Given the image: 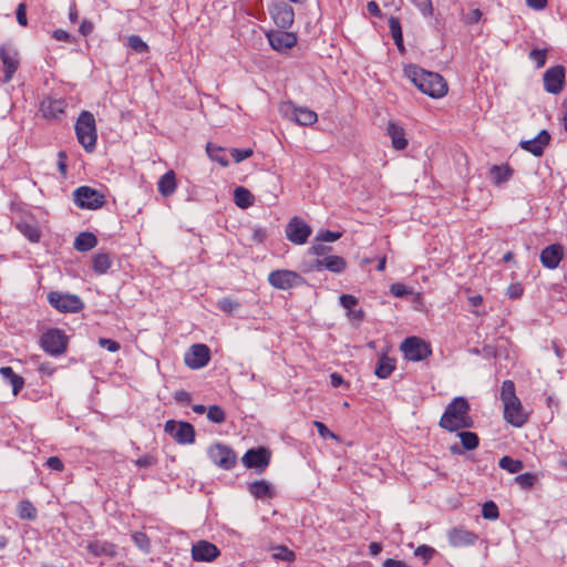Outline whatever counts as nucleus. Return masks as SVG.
I'll return each mask as SVG.
<instances>
[{
  "label": "nucleus",
  "mask_w": 567,
  "mask_h": 567,
  "mask_svg": "<svg viewBox=\"0 0 567 567\" xmlns=\"http://www.w3.org/2000/svg\"><path fill=\"white\" fill-rule=\"evenodd\" d=\"M439 425L447 432H457L460 430L474 426V420L471 415V404L464 396L454 398L445 408Z\"/></svg>",
  "instance_id": "1"
},
{
  "label": "nucleus",
  "mask_w": 567,
  "mask_h": 567,
  "mask_svg": "<svg viewBox=\"0 0 567 567\" xmlns=\"http://www.w3.org/2000/svg\"><path fill=\"white\" fill-rule=\"evenodd\" d=\"M405 74L422 93L432 99H441L447 93L446 81L436 72L411 64L405 68Z\"/></svg>",
  "instance_id": "2"
},
{
  "label": "nucleus",
  "mask_w": 567,
  "mask_h": 567,
  "mask_svg": "<svg viewBox=\"0 0 567 567\" xmlns=\"http://www.w3.org/2000/svg\"><path fill=\"white\" fill-rule=\"evenodd\" d=\"M501 400L504 404V419L514 426H522L527 421L522 403L515 393V384L505 380L501 388Z\"/></svg>",
  "instance_id": "3"
},
{
  "label": "nucleus",
  "mask_w": 567,
  "mask_h": 567,
  "mask_svg": "<svg viewBox=\"0 0 567 567\" xmlns=\"http://www.w3.org/2000/svg\"><path fill=\"white\" fill-rule=\"evenodd\" d=\"M78 142L87 153H92L96 147L97 131L94 115L89 111L80 113L74 125Z\"/></svg>",
  "instance_id": "4"
},
{
  "label": "nucleus",
  "mask_w": 567,
  "mask_h": 567,
  "mask_svg": "<svg viewBox=\"0 0 567 567\" xmlns=\"http://www.w3.org/2000/svg\"><path fill=\"white\" fill-rule=\"evenodd\" d=\"M69 337L58 328L47 329L40 337L41 349L51 357H60L66 352Z\"/></svg>",
  "instance_id": "5"
},
{
  "label": "nucleus",
  "mask_w": 567,
  "mask_h": 567,
  "mask_svg": "<svg viewBox=\"0 0 567 567\" xmlns=\"http://www.w3.org/2000/svg\"><path fill=\"white\" fill-rule=\"evenodd\" d=\"M279 112L282 117L301 126H309L318 121V115L315 111L306 106H297L291 101L280 103Z\"/></svg>",
  "instance_id": "6"
},
{
  "label": "nucleus",
  "mask_w": 567,
  "mask_h": 567,
  "mask_svg": "<svg viewBox=\"0 0 567 567\" xmlns=\"http://www.w3.org/2000/svg\"><path fill=\"white\" fill-rule=\"evenodd\" d=\"M404 358L409 361H422L431 355L432 349L430 343L417 337L406 338L400 347Z\"/></svg>",
  "instance_id": "7"
},
{
  "label": "nucleus",
  "mask_w": 567,
  "mask_h": 567,
  "mask_svg": "<svg viewBox=\"0 0 567 567\" xmlns=\"http://www.w3.org/2000/svg\"><path fill=\"white\" fill-rule=\"evenodd\" d=\"M73 200L80 208L97 209L104 205L105 196L92 187L80 186L73 192Z\"/></svg>",
  "instance_id": "8"
},
{
  "label": "nucleus",
  "mask_w": 567,
  "mask_h": 567,
  "mask_svg": "<svg viewBox=\"0 0 567 567\" xmlns=\"http://www.w3.org/2000/svg\"><path fill=\"white\" fill-rule=\"evenodd\" d=\"M49 303L60 312L75 313L84 308V303L76 295L61 293L59 291H50L48 293Z\"/></svg>",
  "instance_id": "9"
},
{
  "label": "nucleus",
  "mask_w": 567,
  "mask_h": 567,
  "mask_svg": "<svg viewBox=\"0 0 567 567\" xmlns=\"http://www.w3.org/2000/svg\"><path fill=\"white\" fill-rule=\"evenodd\" d=\"M209 460L218 467L229 471L235 467L237 463L236 453L229 446L216 443L209 446L208 451Z\"/></svg>",
  "instance_id": "10"
},
{
  "label": "nucleus",
  "mask_w": 567,
  "mask_h": 567,
  "mask_svg": "<svg viewBox=\"0 0 567 567\" xmlns=\"http://www.w3.org/2000/svg\"><path fill=\"white\" fill-rule=\"evenodd\" d=\"M164 431L178 444L187 445L195 442V429L188 422L168 420L164 425Z\"/></svg>",
  "instance_id": "11"
},
{
  "label": "nucleus",
  "mask_w": 567,
  "mask_h": 567,
  "mask_svg": "<svg viewBox=\"0 0 567 567\" xmlns=\"http://www.w3.org/2000/svg\"><path fill=\"white\" fill-rule=\"evenodd\" d=\"M287 239L295 245H303L312 234V228L300 217H292L286 226Z\"/></svg>",
  "instance_id": "12"
},
{
  "label": "nucleus",
  "mask_w": 567,
  "mask_h": 567,
  "mask_svg": "<svg viewBox=\"0 0 567 567\" xmlns=\"http://www.w3.org/2000/svg\"><path fill=\"white\" fill-rule=\"evenodd\" d=\"M269 14L275 24L282 29H289L295 21L293 9L284 1H277L268 7Z\"/></svg>",
  "instance_id": "13"
},
{
  "label": "nucleus",
  "mask_w": 567,
  "mask_h": 567,
  "mask_svg": "<svg viewBox=\"0 0 567 567\" xmlns=\"http://www.w3.org/2000/svg\"><path fill=\"white\" fill-rule=\"evenodd\" d=\"M302 277L292 270L279 269L268 275V282L276 289L287 290L302 284Z\"/></svg>",
  "instance_id": "14"
},
{
  "label": "nucleus",
  "mask_w": 567,
  "mask_h": 567,
  "mask_svg": "<svg viewBox=\"0 0 567 567\" xmlns=\"http://www.w3.org/2000/svg\"><path fill=\"white\" fill-rule=\"evenodd\" d=\"M566 72L563 65L548 68L543 75L544 90L550 94H559L565 85Z\"/></svg>",
  "instance_id": "15"
},
{
  "label": "nucleus",
  "mask_w": 567,
  "mask_h": 567,
  "mask_svg": "<svg viewBox=\"0 0 567 567\" xmlns=\"http://www.w3.org/2000/svg\"><path fill=\"white\" fill-rule=\"evenodd\" d=\"M209 360L210 350L206 344L203 343L193 344L184 357L185 364L193 370L204 368L207 365Z\"/></svg>",
  "instance_id": "16"
},
{
  "label": "nucleus",
  "mask_w": 567,
  "mask_h": 567,
  "mask_svg": "<svg viewBox=\"0 0 567 567\" xmlns=\"http://www.w3.org/2000/svg\"><path fill=\"white\" fill-rule=\"evenodd\" d=\"M241 461L247 468H255L261 473L270 462V452L266 447L250 449L244 454Z\"/></svg>",
  "instance_id": "17"
},
{
  "label": "nucleus",
  "mask_w": 567,
  "mask_h": 567,
  "mask_svg": "<svg viewBox=\"0 0 567 567\" xmlns=\"http://www.w3.org/2000/svg\"><path fill=\"white\" fill-rule=\"evenodd\" d=\"M66 101L62 97H44L40 103L39 112L47 120H58L64 114Z\"/></svg>",
  "instance_id": "18"
},
{
  "label": "nucleus",
  "mask_w": 567,
  "mask_h": 567,
  "mask_svg": "<svg viewBox=\"0 0 567 567\" xmlns=\"http://www.w3.org/2000/svg\"><path fill=\"white\" fill-rule=\"evenodd\" d=\"M219 554L217 546L207 540H199L192 546V557L196 561H213Z\"/></svg>",
  "instance_id": "19"
},
{
  "label": "nucleus",
  "mask_w": 567,
  "mask_h": 567,
  "mask_svg": "<svg viewBox=\"0 0 567 567\" xmlns=\"http://www.w3.org/2000/svg\"><path fill=\"white\" fill-rule=\"evenodd\" d=\"M0 59L2 62V81L8 83L12 80L13 74L19 68L18 53L13 50L2 48L0 50Z\"/></svg>",
  "instance_id": "20"
},
{
  "label": "nucleus",
  "mask_w": 567,
  "mask_h": 567,
  "mask_svg": "<svg viewBox=\"0 0 567 567\" xmlns=\"http://www.w3.org/2000/svg\"><path fill=\"white\" fill-rule=\"evenodd\" d=\"M478 536L463 527H454L447 532V540L452 547H465L476 543Z\"/></svg>",
  "instance_id": "21"
},
{
  "label": "nucleus",
  "mask_w": 567,
  "mask_h": 567,
  "mask_svg": "<svg viewBox=\"0 0 567 567\" xmlns=\"http://www.w3.org/2000/svg\"><path fill=\"white\" fill-rule=\"evenodd\" d=\"M267 37L271 48L279 52L291 49L297 43V35L292 32L271 31Z\"/></svg>",
  "instance_id": "22"
},
{
  "label": "nucleus",
  "mask_w": 567,
  "mask_h": 567,
  "mask_svg": "<svg viewBox=\"0 0 567 567\" xmlns=\"http://www.w3.org/2000/svg\"><path fill=\"white\" fill-rule=\"evenodd\" d=\"M16 228L32 244H38L41 239L42 233L34 217L21 218Z\"/></svg>",
  "instance_id": "23"
},
{
  "label": "nucleus",
  "mask_w": 567,
  "mask_h": 567,
  "mask_svg": "<svg viewBox=\"0 0 567 567\" xmlns=\"http://www.w3.org/2000/svg\"><path fill=\"white\" fill-rule=\"evenodd\" d=\"M386 135L391 140V145L396 151H403L408 147L409 141L404 127L398 122L390 121L386 125Z\"/></svg>",
  "instance_id": "24"
},
{
  "label": "nucleus",
  "mask_w": 567,
  "mask_h": 567,
  "mask_svg": "<svg viewBox=\"0 0 567 567\" xmlns=\"http://www.w3.org/2000/svg\"><path fill=\"white\" fill-rule=\"evenodd\" d=\"M313 267L318 271L324 268L331 272L341 274L346 270L347 261L343 257L331 255L316 260Z\"/></svg>",
  "instance_id": "25"
},
{
  "label": "nucleus",
  "mask_w": 567,
  "mask_h": 567,
  "mask_svg": "<svg viewBox=\"0 0 567 567\" xmlns=\"http://www.w3.org/2000/svg\"><path fill=\"white\" fill-rule=\"evenodd\" d=\"M563 247L558 244L549 245L540 252L542 264L549 269H555L563 258Z\"/></svg>",
  "instance_id": "26"
},
{
  "label": "nucleus",
  "mask_w": 567,
  "mask_h": 567,
  "mask_svg": "<svg viewBox=\"0 0 567 567\" xmlns=\"http://www.w3.org/2000/svg\"><path fill=\"white\" fill-rule=\"evenodd\" d=\"M488 175L494 185L501 186L512 178L513 169L507 164L493 165Z\"/></svg>",
  "instance_id": "27"
},
{
  "label": "nucleus",
  "mask_w": 567,
  "mask_h": 567,
  "mask_svg": "<svg viewBox=\"0 0 567 567\" xmlns=\"http://www.w3.org/2000/svg\"><path fill=\"white\" fill-rule=\"evenodd\" d=\"M0 374L3 381L12 386V392L17 395L24 385L23 378L17 374L11 367H1Z\"/></svg>",
  "instance_id": "28"
},
{
  "label": "nucleus",
  "mask_w": 567,
  "mask_h": 567,
  "mask_svg": "<svg viewBox=\"0 0 567 567\" xmlns=\"http://www.w3.org/2000/svg\"><path fill=\"white\" fill-rule=\"evenodd\" d=\"M97 245V238L89 231L80 233L74 239V248L78 251L85 252L93 249Z\"/></svg>",
  "instance_id": "29"
},
{
  "label": "nucleus",
  "mask_w": 567,
  "mask_h": 567,
  "mask_svg": "<svg viewBox=\"0 0 567 567\" xmlns=\"http://www.w3.org/2000/svg\"><path fill=\"white\" fill-rule=\"evenodd\" d=\"M157 189L161 195L168 197L176 190V178L173 171L166 172L158 181Z\"/></svg>",
  "instance_id": "30"
},
{
  "label": "nucleus",
  "mask_w": 567,
  "mask_h": 567,
  "mask_svg": "<svg viewBox=\"0 0 567 567\" xmlns=\"http://www.w3.org/2000/svg\"><path fill=\"white\" fill-rule=\"evenodd\" d=\"M395 369V361L386 354L379 357L378 363L374 369V373L380 379L389 378Z\"/></svg>",
  "instance_id": "31"
},
{
  "label": "nucleus",
  "mask_w": 567,
  "mask_h": 567,
  "mask_svg": "<svg viewBox=\"0 0 567 567\" xmlns=\"http://www.w3.org/2000/svg\"><path fill=\"white\" fill-rule=\"evenodd\" d=\"M248 489L256 498H271L274 496L272 488L266 481H255L249 484Z\"/></svg>",
  "instance_id": "32"
},
{
  "label": "nucleus",
  "mask_w": 567,
  "mask_h": 567,
  "mask_svg": "<svg viewBox=\"0 0 567 567\" xmlns=\"http://www.w3.org/2000/svg\"><path fill=\"white\" fill-rule=\"evenodd\" d=\"M111 266L112 259L107 252H96L92 257V268L99 275L105 274L111 268Z\"/></svg>",
  "instance_id": "33"
},
{
  "label": "nucleus",
  "mask_w": 567,
  "mask_h": 567,
  "mask_svg": "<svg viewBox=\"0 0 567 567\" xmlns=\"http://www.w3.org/2000/svg\"><path fill=\"white\" fill-rule=\"evenodd\" d=\"M234 202L239 208L246 209L254 204V195L247 188L238 186L234 190Z\"/></svg>",
  "instance_id": "34"
},
{
  "label": "nucleus",
  "mask_w": 567,
  "mask_h": 567,
  "mask_svg": "<svg viewBox=\"0 0 567 567\" xmlns=\"http://www.w3.org/2000/svg\"><path fill=\"white\" fill-rule=\"evenodd\" d=\"M17 514L21 519L34 520L38 516V509L30 501L23 499L17 505Z\"/></svg>",
  "instance_id": "35"
},
{
  "label": "nucleus",
  "mask_w": 567,
  "mask_h": 567,
  "mask_svg": "<svg viewBox=\"0 0 567 567\" xmlns=\"http://www.w3.org/2000/svg\"><path fill=\"white\" fill-rule=\"evenodd\" d=\"M457 436L461 440L462 447L466 451L475 450L480 444V439L474 432L462 431L458 432Z\"/></svg>",
  "instance_id": "36"
},
{
  "label": "nucleus",
  "mask_w": 567,
  "mask_h": 567,
  "mask_svg": "<svg viewBox=\"0 0 567 567\" xmlns=\"http://www.w3.org/2000/svg\"><path fill=\"white\" fill-rule=\"evenodd\" d=\"M550 135L546 130L540 131L534 136V156H542L544 148L548 145Z\"/></svg>",
  "instance_id": "37"
},
{
  "label": "nucleus",
  "mask_w": 567,
  "mask_h": 567,
  "mask_svg": "<svg viewBox=\"0 0 567 567\" xmlns=\"http://www.w3.org/2000/svg\"><path fill=\"white\" fill-rule=\"evenodd\" d=\"M389 28L391 35L400 50L403 49V35L401 24L398 18L391 17L389 19Z\"/></svg>",
  "instance_id": "38"
},
{
  "label": "nucleus",
  "mask_w": 567,
  "mask_h": 567,
  "mask_svg": "<svg viewBox=\"0 0 567 567\" xmlns=\"http://www.w3.org/2000/svg\"><path fill=\"white\" fill-rule=\"evenodd\" d=\"M498 465L501 468L506 470L507 472L512 474H516L520 472L524 467L523 462L519 460L512 458L511 456H503Z\"/></svg>",
  "instance_id": "39"
},
{
  "label": "nucleus",
  "mask_w": 567,
  "mask_h": 567,
  "mask_svg": "<svg viewBox=\"0 0 567 567\" xmlns=\"http://www.w3.org/2000/svg\"><path fill=\"white\" fill-rule=\"evenodd\" d=\"M207 419L213 423L221 424L226 421V414L219 405H210L207 409Z\"/></svg>",
  "instance_id": "40"
},
{
  "label": "nucleus",
  "mask_w": 567,
  "mask_h": 567,
  "mask_svg": "<svg viewBox=\"0 0 567 567\" xmlns=\"http://www.w3.org/2000/svg\"><path fill=\"white\" fill-rule=\"evenodd\" d=\"M133 543L144 553L151 550V540L148 536L143 532H135L132 534Z\"/></svg>",
  "instance_id": "41"
},
{
  "label": "nucleus",
  "mask_w": 567,
  "mask_h": 567,
  "mask_svg": "<svg viewBox=\"0 0 567 567\" xmlns=\"http://www.w3.org/2000/svg\"><path fill=\"white\" fill-rule=\"evenodd\" d=\"M272 557L276 560H284V561H293L296 558V555L292 550L288 549L286 546H278L274 549Z\"/></svg>",
  "instance_id": "42"
},
{
  "label": "nucleus",
  "mask_w": 567,
  "mask_h": 567,
  "mask_svg": "<svg viewBox=\"0 0 567 567\" xmlns=\"http://www.w3.org/2000/svg\"><path fill=\"white\" fill-rule=\"evenodd\" d=\"M127 45L136 53H144L148 50V45L140 35H130L127 38Z\"/></svg>",
  "instance_id": "43"
},
{
  "label": "nucleus",
  "mask_w": 567,
  "mask_h": 567,
  "mask_svg": "<svg viewBox=\"0 0 567 567\" xmlns=\"http://www.w3.org/2000/svg\"><path fill=\"white\" fill-rule=\"evenodd\" d=\"M217 308L226 313H234L240 308V303L231 298H221L217 301Z\"/></svg>",
  "instance_id": "44"
},
{
  "label": "nucleus",
  "mask_w": 567,
  "mask_h": 567,
  "mask_svg": "<svg viewBox=\"0 0 567 567\" xmlns=\"http://www.w3.org/2000/svg\"><path fill=\"white\" fill-rule=\"evenodd\" d=\"M482 516L485 519H496L499 516L498 507L493 501L483 504Z\"/></svg>",
  "instance_id": "45"
},
{
  "label": "nucleus",
  "mask_w": 567,
  "mask_h": 567,
  "mask_svg": "<svg viewBox=\"0 0 567 567\" xmlns=\"http://www.w3.org/2000/svg\"><path fill=\"white\" fill-rule=\"evenodd\" d=\"M435 554V549L427 545H420L414 550L415 557L423 560L424 564L429 563Z\"/></svg>",
  "instance_id": "46"
},
{
  "label": "nucleus",
  "mask_w": 567,
  "mask_h": 567,
  "mask_svg": "<svg viewBox=\"0 0 567 567\" xmlns=\"http://www.w3.org/2000/svg\"><path fill=\"white\" fill-rule=\"evenodd\" d=\"M206 151L212 159L220 163L224 166H226L228 164V162L223 156L219 155V153L223 152L221 147L215 146L214 144L208 143L206 146Z\"/></svg>",
  "instance_id": "47"
},
{
  "label": "nucleus",
  "mask_w": 567,
  "mask_h": 567,
  "mask_svg": "<svg viewBox=\"0 0 567 567\" xmlns=\"http://www.w3.org/2000/svg\"><path fill=\"white\" fill-rule=\"evenodd\" d=\"M390 292L398 298H403L413 293V290L403 284L395 282L390 286Z\"/></svg>",
  "instance_id": "48"
},
{
  "label": "nucleus",
  "mask_w": 567,
  "mask_h": 567,
  "mask_svg": "<svg viewBox=\"0 0 567 567\" xmlns=\"http://www.w3.org/2000/svg\"><path fill=\"white\" fill-rule=\"evenodd\" d=\"M414 3L424 17L433 16L432 0H410Z\"/></svg>",
  "instance_id": "49"
},
{
  "label": "nucleus",
  "mask_w": 567,
  "mask_h": 567,
  "mask_svg": "<svg viewBox=\"0 0 567 567\" xmlns=\"http://www.w3.org/2000/svg\"><path fill=\"white\" fill-rule=\"evenodd\" d=\"M340 237H341V233H339V231L326 230V231L319 233L316 237V240L323 241V243H333V241H337Z\"/></svg>",
  "instance_id": "50"
},
{
  "label": "nucleus",
  "mask_w": 567,
  "mask_h": 567,
  "mask_svg": "<svg viewBox=\"0 0 567 567\" xmlns=\"http://www.w3.org/2000/svg\"><path fill=\"white\" fill-rule=\"evenodd\" d=\"M230 154L236 163H240L252 155L251 148H233Z\"/></svg>",
  "instance_id": "51"
},
{
  "label": "nucleus",
  "mask_w": 567,
  "mask_h": 567,
  "mask_svg": "<svg viewBox=\"0 0 567 567\" xmlns=\"http://www.w3.org/2000/svg\"><path fill=\"white\" fill-rule=\"evenodd\" d=\"M97 343L101 348L106 349L110 352H116L121 348L117 341L107 338H100Z\"/></svg>",
  "instance_id": "52"
},
{
  "label": "nucleus",
  "mask_w": 567,
  "mask_h": 567,
  "mask_svg": "<svg viewBox=\"0 0 567 567\" xmlns=\"http://www.w3.org/2000/svg\"><path fill=\"white\" fill-rule=\"evenodd\" d=\"M547 49L534 48V63L536 68H543L546 63Z\"/></svg>",
  "instance_id": "53"
},
{
  "label": "nucleus",
  "mask_w": 567,
  "mask_h": 567,
  "mask_svg": "<svg viewBox=\"0 0 567 567\" xmlns=\"http://www.w3.org/2000/svg\"><path fill=\"white\" fill-rule=\"evenodd\" d=\"M313 425L318 430L319 435L323 439H336V435L320 421H315Z\"/></svg>",
  "instance_id": "54"
},
{
  "label": "nucleus",
  "mask_w": 567,
  "mask_h": 567,
  "mask_svg": "<svg viewBox=\"0 0 567 567\" xmlns=\"http://www.w3.org/2000/svg\"><path fill=\"white\" fill-rule=\"evenodd\" d=\"M156 462H157L156 457H154L153 455H150V454H145V455L138 457L135 461V464L138 467H151V466L155 465Z\"/></svg>",
  "instance_id": "55"
},
{
  "label": "nucleus",
  "mask_w": 567,
  "mask_h": 567,
  "mask_svg": "<svg viewBox=\"0 0 567 567\" xmlns=\"http://www.w3.org/2000/svg\"><path fill=\"white\" fill-rule=\"evenodd\" d=\"M17 21L20 25L25 27L28 24L27 19V4L24 2L20 3L17 8Z\"/></svg>",
  "instance_id": "56"
},
{
  "label": "nucleus",
  "mask_w": 567,
  "mask_h": 567,
  "mask_svg": "<svg viewBox=\"0 0 567 567\" xmlns=\"http://www.w3.org/2000/svg\"><path fill=\"white\" fill-rule=\"evenodd\" d=\"M339 300L340 305L348 310H351L358 303L357 298L351 295H341Z\"/></svg>",
  "instance_id": "57"
},
{
  "label": "nucleus",
  "mask_w": 567,
  "mask_h": 567,
  "mask_svg": "<svg viewBox=\"0 0 567 567\" xmlns=\"http://www.w3.org/2000/svg\"><path fill=\"white\" fill-rule=\"evenodd\" d=\"M515 482L523 488H530L532 487V473L526 472L524 474L516 476Z\"/></svg>",
  "instance_id": "58"
},
{
  "label": "nucleus",
  "mask_w": 567,
  "mask_h": 567,
  "mask_svg": "<svg viewBox=\"0 0 567 567\" xmlns=\"http://www.w3.org/2000/svg\"><path fill=\"white\" fill-rule=\"evenodd\" d=\"M45 465L50 470L56 471V472H61L64 468L63 462L58 456H50L47 460Z\"/></svg>",
  "instance_id": "59"
},
{
  "label": "nucleus",
  "mask_w": 567,
  "mask_h": 567,
  "mask_svg": "<svg viewBox=\"0 0 567 567\" xmlns=\"http://www.w3.org/2000/svg\"><path fill=\"white\" fill-rule=\"evenodd\" d=\"M330 250H331L330 246H326V245L319 243V244H313L309 248V254L315 255V256H323L327 252H329Z\"/></svg>",
  "instance_id": "60"
},
{
  "label": "nucleus",
  "mask_w": 567,
  "mask_h": 567,
  "mask_svg": "<svg viewBox=\"0 0 567 567\" xmlns=\"http://www.w3.org/2000/svg\"><path fill=\"white\" fill-rule=\"evenodd\" d=\"M174 399L177 403L188 404L192 401V395L185 390H179L175 392Z\"/></svg>",
  "instance_id": "61"
},
{
  "label": "nucleus",
  "mask_w": 567,
  "mask_h": 567,
  "mask_svg": "<svg viewBox=\"0 0 567 567\" xmlns=\"http://www.w3.org/2000/svg\"><path fill=\"white\" fill-rule=\"evenodd\" d=\"M523 295V287L520 284H513L507 288V296L511 299H518Z\"/></svg>",
  "instance_id": "62"
},
{
  "label": "nucleus",
  "mask_w": 567,
  "mask_h": 567,
  "mask_svg": "<svg viewBox=\"0 0 567 567\" xmlns=\"http://www.w3.org/2000/svg\"><path fill=\"white\" fill-rule=\"evenodd\" d=\"M482 18V12L480 9H473L471 10L466 17H465V22L466 23H477Z\"/></svg>",
  "instance_id": "63"
},
{
  "label": "nucleus",
  "mask_w": 567,
  "mask_h": 567,
  "mask_svg": "<svg viewBox=\"0 0 567 567\" xmlns=\"http://www.w3.org/2000/svg\"><path fill=\"white\" fill-rule=\"evenodd\" d=\"M383 567H409L406 563L393 558H388L383 563Z\"/></svg>",
  "instance_id": "64"
}]
</instances>
